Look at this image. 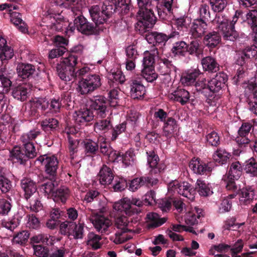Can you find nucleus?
I'll list each match as a JSON object with an SVG mask.
<instances>
[{"instance_id":"obj_11","label":"nucleus","mask_w":257,"mask_h":257,"mask_svg":"<svg viewBox=\"0 0 257 257\" xmlns=\"http://www.w3.org/2000/svg\"><path fill=\"white\" fill-rule=\"evenodd\" d=\"M242 166L239 162L232 163L227 174L223 176V180L226 183L228 190L236 191L237 186L235 180H237L242 174Z\"/></svg>"},{"instance_id":"obj_12","label":"nucleus","mask_w":257,"mask_h":257,"mask_svg":"<svg viewBox=\"0 0 257 257\" xmlns=\"http://www.w3.org/2000/svg\"><path fill=\"white\" fill-rule=\"evenodd\" d=\"M90 108L97 118L106 117L108 112L107 99L103 95L94 96L90 99Z\"/></svg>"},{"instance_id":"obj_2","label":"nucleus","mask_w":257,"mask_h":257,"mask_svg":"<svg viewBox=\"0 0 257 257\" xmlns=\"http://www.w3.org/2000/svg\"><path fill=\"white\" fill-rule=\"evenodd\" d=\"M139 10L137 13L138 17V25L143 30L152 28L155 24L156 18L152 10L149 8L151 0H137Z\"/></svg>"},{"instance_id":"obj_51","label":"nucleus","mask_w":257,"mask_h":257,"mask_svg":"<svg viewBox=\"0 0 257 257\" xmlns=\"http://www.w3.org/2000/svg\"><path fill=\"white\" fill-rule=\"evenodd\" d=\"M29 237L30 233L28 231L22 230L14 236L13 241L16 244L24 246L27 244Z\"/></svg>"},{"instance_id":"obj_61","label":"nucleus","mask_w":257,"mask_h":257,"mask_svg":"<svg viewBox=\"0 0 257 257\" xmlns=\"http://www.w3.org/2000/svg\"><path fill=\"white\" fill-rule=\"evenodd\" d=\"M246 18L250 28H257V9L249 11L246 15Z\"/></svg>"},{"instance_id":"obj_47","label":"nucleus","mask_w":257,"mask_h":257,"mask_svg":"<svg viewBox=\"0 0 257 257\" xmlns=\"http://www.w3.org/2000/svg\"><path fill=\"white\" fill-rule=\"evenodd\" d=\"M69 191L68 188L62 187L57 189L55 191L53 195L54 196V200L56 202L61 201L65 203L69 195Z\"/></svg>"},{"instance_id":"obj_46","label":"nucleus","mask_w":257,"mask_h":257,"mask_svg":"<svg viewBox=\"0 0 257 257\" xmlns=\"http://www.w3.org/2000/svg\"><path fill=\"white\" fill-rule=\"evenodd\" d=\"M129 223L128 218L125 216L123 214L116 217L115 220V226L122 232L131 231V229L127 228Z\"/></svg>"},{"instance_id":"obj_32","label":"nucleus","mask_w":257,"mask_h":257,"mask_svg":"<svg viewBox=\"0 0 257 257\" xmlns=\"http://www.w3.org/2000/svg\"><path fill=\"white\" fill-rule=\"evenodd\" d=\"M220 32L223 41L234 42L239 38L238 33L235 30L234 26L229 24L218 30Z\"/></svg>"},{"instance_id":"obj_4","label":"nucleus","mask_w":257,"mask_h":257,"mask_svg":"<svg viewBox=\"0 0 257 257\" xmlns=\"http://www.w3.org/2000/svg\"><path fill=\"white\" fill-rule=\"evenodd\" d=\"M89 12L92 21L96 26H102L103 31L106 29L103 26L104 23H106L113 14L112 8L109 5H106L105 2L101 9L97 5L93 6L89 9Z\"/></svg>"},{"instance_id":"obj_27","label":"nucleus","mask_w":257,"mask_h":257,"mask_svg":"<svg viewBox=\"0 0 257 257\" xmlns=\"http://www.w3.org/2000/svg\"><path fill=\"white\" fill-rule=\"evenodd\" d=\"M82 144L84 153L87 157H92L99 152V140L95 141L90 139H84Z\"/></svg>"},{"instance_id":"obj_28","label":"nucleus","mask_w":257,"mask_h":257,"mask_svg":"<svg viewBox=\"0 0 257 257\" xmlns=\"http://www.w3.org/2000/svg\"><path fill=\"white\" fill-rule=\"evenodd\" d=\"M113 208L116 211L125 213L126 215H130L140 211L139 210L134 209V207L132 204V201L128 199H124L121 202H115L113 205Z\"/></svg>"},{"instance_id":"obj_48","label":"nucleus","mask_w":257,"mask_h":257,"mask_svg":"<svg viewBox=\"0 0 257 257\" xmlns=\"http://www.w3.org/2000/svg\"><path fill=\"white\" fill-rule=\"evenodd\" d=\"M248 87L252 91L254 99L253 101L248 102L249 109L252 112L257 115V81L254 83L250 84Z\"/></svg>"},{"instance_id":"obj_30","label":"nucleus","mask_w":257,"mask_h":257,"mask_svg":"<svg viewBox=\"0 0 257 257\" xmlns=\"http://www.w3.org/2000/svg\"><path fill=\"white\" fill-rule=\"evenodd\" d=\"M221 41V36L219 32L212 31L204 36L203 42L206 47L213 49L217 47Z\"/></svg>"},{"instance_id":"obj_15","label":"nucleus","mask_w":257,"mask_h":257,"mask_svg":"<svg viewBox=\"0 0 257 257\" xmlns=\"http://www.w3.org/2000/svg\"><path fill=\"white\" fill-rule=\"evenodd\" d=\"M213 162H206L199 158L192 159L189 164V168L194 173L199 175H208L213 168Z\"/></svg>"},{"instance_id":"obj_26","label":"nucleus","mask_w":257,"mask_h":257,"mask_svg":"<svg viewBox=\"0 0 257 257\" xmlns=\"http://www.w3.org/2000/svg\"><path fill=\"white\" fill-rule=\"evenodd\" d=\"M178 125L176 120L172 117L167 118V121L164 123L163 136L167 139L171 138L177 135L178 132Z\"/></svg>"},{"instance_id":"obj_55","label":"nucleus","mask_w":257,"mask_h":257,"mask_svg":"<svg viewBox=\"0 0 257 257\" xmlns=\"http://www.w3.org/2000/svg\"><path fill=\"white\" fill-rule=\"evenodd\" d=\"M95 127L104 133L107 132L109 130L112 128V125L109 117L97 121L94 124Z\"/></svg>"},{"instance_id":"obj_13","label":"nucleus","mask_w":257,"mask_h":257,"mask_svg":"<svg viewBox=\"0 0 257 257\" xmlns=\"http://www.w3.org/2000/svg\"><path fill=\"white\" fill-rule=\"evenodd\" d=\"M158 182V178L153 177L150 174L136 177L128 182V189L135 192L143 187L151 188L156 185Z\"/></svg>"},{"instance_id":"obj_16","label":"nucleus","mask_w":257,"mask_h":257,"mask_svg":"<svg viewBox=\"0 0 257 257\" xmlns=\"http://www.w3.org/2000/svg\"><path fill=\"white\" fill-rule=\"evenodd\" d=\"M172 24L175 27L173 30L178 31L180 35H183L184 32H187L190 29V25L191 24L192 20L187 15H183L182 16L178 17L177 16H173L172 19Z\"/></svg>"},{"instance_id":"obj_8","label":"nucleus","mask_w":257,"mask_h":257,"mask_svg":"<svg viewBox=\"0 0 257 257\" xmlns=\"http://www.w3.org/2000/svg\"><path fill=\"white\" fill-rule=\"evenodd\" d=\"M168 190L170 194L177 193L190 200L195 197L194 187L186 181H172L168 184Z\"/></svg>"},{"instance_id":"obj_52","label":"nucleus","mask_w":257,"mask_h":257,"mask_svg":"<svg viewBox=\"0 0 257 257\" xmlns=\"http://www.w3.org/2000/svg\"><path fill=\"white\" fill-rule=\"evenodd\" d=\"M142 76L149 82H153L158 78L155 67H145L142 71Z\"/></svg>"},{"instance_id":"obj_53","label":"nucleus","mask_w":257,"mask_h":257,"mask_svg":"<svg viewBox=\"0 0 257 257\" xmlns=\"http://www.w3.org/2000/svg\"><path fill=\"white\" fill-rule=\"evenodd\" d=\"M244 169L246 173L257 177V162L253 158L245 162Z\"/></svg>"},{"instance_id":"obj_7","label":"nucleus","mask_w":257,"mask_h":257,"mask_svg":"<svg viewBox=\"0 0 257 257\" xmlns=\"http://www.w3.org/2000/svg\"><path fill=\"white\" fill-rule=\"evenodd\" d=\"M37 155V152H34L22 146L16 145L10 151V157L13 163L26 165L29 160L35 158Z\"/></svg>"},{"instance_id":"obj_6","label":"nucleus","mask_w":257,"mask_h":257,"mask_svg":"<svg viewBox=\"0 0 257 257\" xmlns=\"http://www.w3.org/2000/svg\"><path fill=\"white\" fill-rule=\"evenodd\" d=\"M37 161L40 162L44 167L45 178L47 179L56 180L59 166L57 157L54 155H41L37 158Z\"/></svg>"},{"instance_id":"obj_59","label":"nucleus","mask_w":257,"mask_h":257,"mask_svg":"<svg viewBox=\"0 0 257 257\" xmlns=\"http://www.w3.org/2000/svg\"><path fill=\"white\" fill-rule=\"evenodd\" d=\"M120 160H122V163L126 167L133 165L135 160L133 151L128 150L124 154H121Z\"/></svg>"},{"instance_id":"obj_3","label":"nucleus","mask_w":257,"mask_h":257,"mask_svg":"<svg viewBox=\"0 0 257 257\" xmlns=\"http://www.w3.org/2000/svg\"><path fill=\"white\" fill-rule=\"evenodd\" d=\"M77 63V56L71 54L65 58L61 63L58 65L57 71L60 78L65 82L74 79L75 67Z\"/></svg>"},{"instance_id":"obj_25","label":"nucleus","mask_w":257,"mask_h":257,"mask_svg":"<svg viewBox=\"0 0 257 257\" xmlns=\"http://www.w3.org/2000/svg\"><path fill=\"white\" fill-rule=\"evenodd\" d=\"M30 91V85L23 83L14 87L12 95L15 99L23 102L27 100Z\"/></svg>"},{"instance_id":"obj_42","label":"nucleus","mask_w":257,"mask_h":257,"mask_svg":"<svg viewBox=\"0 0 257 257\" xmlns=\"http://www.w3.org/2000/svg\"><path fill=\"white\" fill-rule=\"evenodd\" d=\"M187 54L199 58L203 53V47L201 42L197 40L192 41L187 44Z\"/></svg>"},{"instance_id":"obj_45","label":"nucleus","mask_w":257,"mask_h":257,"mask_svg":"<svg viewBox=\"0 0 257 257\" xmlns=\"http://www.w3.org/2000/svg\"><path fill=\"white\" fill-rule=\"evenodd\" d=\"M147 218L150 221L148 224L149 227L152 228L162 225L167 221V218H160L159 214L155 212L148 213L147 215Z\"/></svg>"},{"instance_id":"obj_38","label":"nucleus","mask_w":257,"mask_h":257,"mask_svg":"<svg viewBox=\"0 0 257 257\" xmlns=\"http://www.w3.org/2000/svg\"><path fill=\"white\" fill-rule=\"evenodd\" d=\"M159 71L162 75H168L173 71H176V68L172 61L165 57L159 58Z\"/></svg>"},{"instance_id":"obj_37","label":"nucleus","mask_w":257,"mask_h":257,"mask_svg":"<svg viewBox=\"0 0 257 257\" xmlns=\"http://www.w3.org/2000/svg\"><path fill=\"white\" fill-rule=\"evenodd\" d=\"M179 34L176 30L172 31L171 33L167 35L163 33L156 32L155 46L162 47L165 46L166 42L170 39L179 38Z\"/></svg>"},{"instance_id":"obj_62","label":"nucleus","mask_w":257,"mask_h":257,"mask_svg":"<svg viewBox=\"0 0 257 257\" xmlns=\"http://www.w3.org/2000/svg\"><path fill=\"white\" fill-rule=\"evenodd\" d=\"M32 104L38 111L43 114L49 107V102L45 98H39L33 101Z\"/></svg>"},{"instance_id":"obj_63","label":"nucleus","mask_w":257,"mask_h":257,"mask_svg":"<svg viewBox=\"0 0 257 257\" xmlns=\"http://www.w3.org/2000/svg\"><path fill=\"white\" fill-rule=\"evenodd\" d=\"M214 25H217L218 30L229 24V21L225 16L218 13L212 20Z\"/></svg>"},{"instance_id":"obj_41","label":"nucleus","mask_w":257,"mask_h":257,"mask_svg":"<svg viewBox=\"0 0 257 257\" xmlns=\"http://www.w3.org/2000/svg\"><path fill=\"white\" fill-rule=\"evenodd\" d=\"M42 129L49 133L55 131L59 126L58 120L53 117L46 118L40 122Z\"/></svg>"},{"instance_id":"obj_64","label":"nucleus","mask_w":257,"mask_h":257,"mask_svg":"<svg viewBox=\"0 0 257 257\" xmlns=\"http://www.w3.org/2000/svg\"><path fill=\"white\" fill-rule=\"evenodd\" d=\"M34 254L38 257H48L49 249L48 247L42 245H33Z\"/></svg>"},{"instance_id":"obj_49","label":"nucleus","mask_w":257,"mask_h":257,"mask_svg":"<svg viewBox=\"0 0 257 257\" xmlns=\"http://www.w3.org/2000/svg\"><path fill=\"white\" fill-rule=\"evenodd\" d=\"M12 187V182L5 173L0 172V194H6L10 191Z\"/></svg>"},{"instance_id":"obj_19","label":"nucleus","mask_w":257,"mask_h":257,"mask_svg":"<svg viewBox=\"0 0 257 257\" xmlns=\"http://www.w3.org/2000/svg\"><path fill=\"white\" fill-rule=\"evenodd\" d=\"M20 187L24 192V198L28 201L37 190V184L32 178L23 177L20 180Z\"/></svg>"},{"instance_id":"obj_23","label":"nucleus","mask_w":257,"mask_h":257,"mask_svg":"<svg viewBox=\"0 0 257 257\" xmlns=\"http://www.w3.org/2000/svg\"><path fill=\"white\" fill-rule=\"evenodd\" d=\"M156 202V193L153 190H150L144 195L142 199L133 198L132 204L134 207L137 206L138 208H144V206H152Z\"/></svg>"},{"instance_id":"obj_36","label":"nucleus","mask_w":257,"mask_h":257,"mask_svg":"<svg viewBox=\"0 0 257 257\" xmlns=\"http://www.w3.org/2000/svg\"><path fill=\"white\" fill-rule=\"evenodd\" d=\"M190 98L189 92L184 88L178 87L172 94L171 99L180 102L182 105L186 104Z\"/></svg>"},{"instance_id":"obj_31","label":"nucleus","mask_w":257,"mask_h":257,"mask_svg":"<svg viewBox=\"0 0 257 257\" xmlns=\"http://www.w3.org/2000/svg\"><path fill=\"white\" fill-rule=\"evenodd\" d=\"M99 180L102 185L111 184L114 179L113 170L106 165H103L98 174Z\"/></svg>"},{"instance_id":"obj_35","label":"nucleus","mask_w":257,"mask_h":257,"mask_svg":"<svg viewBox=\"0 0 257 257\" xmlns=\"http://www.w3.org/2000/svg\"><path fill=\"white\" fill-rule=\"evenodd\" d=\"M201 63L205 71L214 73L219 70V64L216 60L212 57L206 56L201 59Z\"/></svg>"},{"instance_id":"obj_1","label":"nucleus","mask_w":257,"mask_h":257,"mask_svg":"<svg viewBox=\"0 0 257 257\" xmlns=\"http://www.w3.org/2000/svg\"><path fill=\"white\" fill-rule=\"evenodd\" d=\"M200 74L198 69L192 70L182 76L181 82L185 86L194 84L196 91L209 100L214 97V93L219 92L228 80L227 74L222 71L217 73L207 83L205 80L196 82V78Z\"/></svg>"},{"instance_id":"obj_29","label":"nucleus","mask_w":257,"mask_h":257,"mask_svg":"<svg viewBox=\"0 0 257 257\" xmlns=\"http://www.w3.org/2000/svg\"><path fill=\"white\" fill-rule=\"evenodd\" d=\"M93 225L98 232L108 234L110 232L109 227L111 224V221L104 216L96 217L93 221Z\"/></svg>"},{"instance_id":"obj_18","label":"nucleus","mask_w":257,"mask_h":257,"mask_svg":"<svg viewBox=\"0 0 257 257\" xmlns=\"http://www.w3.org/2000/svg\"><path fill=\"white\" fill-rule=\"evenodd\" d=\"M207 24L205 19L197 18L193 20L189 29L190 34L194 38H201L205 35Z\"/></svg>"},{"instance_id":"obj_34","label":"nucleus","mask_w":257,"mask_h":257,"mask_svg":"<svg viewBox=\"0 0 257 257\" xmlns=\"http://www.w3.org/2000/svg\"><path fill=\"white\" fill-rule=\"evenodd\" d=\"M254 188L251 186H247L240 190L239 201L245 205L250 204L254 196Z\"/></svg>"},{"instance_id":"obj_43","label":"nucleus","mask_w":257,"mask_h":257,"mask_svg":"<svg viewBox=\"0 0 257 257\" xmlns=\"http://www.w3.org/2000/svg\"><path fill=\"white\" fill-rule=\"evenodd\" d=\"M187 44L180 41L175 42L171 50L174 56L185 57L187 55Z\"/></svg>"},{"instance_id":"obj_40","label":"nucleus","mask_w":257,"mask_h":257,"mask_svg":"<svg viewBox=\"0 0 257 257\" xmlns=\"http://www.w3.org/2000/svg\"><path fill=\"white\" fill-rule=\"evenodd\" d=\"M231 156L225 149L219 148L214 152L212 157L215 162L222 165L227 163Z\"/></svg>"},{"instance_id":"obj_56","label":"nucleus","mask_w":257,"mask_h":257,"mask_svg":"<svg viewBox=\"0 0 257 257\" xmlns=\"http://www.w3.org/2000/svg\"><path fill=\"white\" fill-rule=\"evenodd\" d=\"M14 55L13 49L11 47L7 45L0 50V60L2 63L4 64L7 63L8 60L12 59Z\"/></svg>"},{"instance_id":"obj_9","label":"nucleus","mask_w":257,"mask_h":257,"mask_svg":"<svg viewBox=\"0 0 257 257\" xmlns=\"http://www.w3.org/2000/svg\"><path fill=\"white\" fill-rule=\"evenodd\" d=\"M60 232L61 234L68 236H72L75 239H82L84 235V224L74 221L66 220L60 225Z\"/></svg>"},{"instance_id":"obj_44","label":"nucleus","mask_w":257,"mask_h":257,"mask_svg":"<svg viewBox=\"0 0 257 257\" xmlns=\"http://www.w3.org/2000/svg\"><path fill=\"white\" fill-rule=\"evenodd\" d=\"M10 14L11 22L17 27L21 32L26 33L28 30L25 23L22 19L21 14L16 12H11Z\"/></svg>"},{"instance_id":"obj_24","label":"nucleus","mask_w":257,"mask_h":257,"mask_svg":"<svg viewBox=\"0 0 257 257\" xmlns=\"http://www.w3.org/2000/svg\"><path fill=\"white\" fill-rule=\"evenodd\" d=\"M94 116L90 109L83 108L75 112L74 119L76 124L86 125L87 122L93 119Z\"/></svg>"},{"instance_id":"obj_14","label":"nucleus","mask_w":257,"mask_h":257,"mask_svg":"<svg viewBox=\"0 0 257 257\" xmlns=\"http://www.w3.org/2000/svg\"><path fill=\"white\" fill-rule=\"evenodd\" d=\"M147 154L148 163L151 168L149 174L152 176H160L166 169V165L163 163L159 162L160 159L154 151L147 152Z\"/></svg>"},{"instance_id":"obj_33","label":"nucleus","mask_w":257,"mask_h":257,"mask_svg":"<svg viewBox=\"0 0 257 257\" xmlns=\"http://www.w3.org/2000/svg\"><path fill=\"white\" fill-rule=\"evenodd\" d=\"M194 189L195 194L197 192L201 196L207 197L213 193L209 184L201 179H197Z\"/></svg>"},{"instance_id":"obj_21","label":"nucleus","mask_w":257,"mask_h":257,"mask_svg":"<svg viewBox=\"0 0 257 257\" xmlns=\"http://www.w3.org/2000/svg\"><path fill=\"white\" fill-rule=\"evenodd\" d=\"M105 2L112 8L113 14L118 12L121 15L126 14L131 7V0H106Z\"/></svg>"},{"instance_id":"obj_39","label":"nucleus","mask_w":257,"mask_h":257,"mask_svg":"<svg viewBox=\"0 0 257 257\" xmlns=\"http://www.w3.org/2000/svg\"><path fill=\"white\" fill-rule=\"evenodd\" d=\"M103 32V28L101 26H97L87 20L86 24L82 27L81 33L86 36L98 35Z\"/></svg>"},{"instance_id":"obj_50","label":"nucleus","mask_w":257,"mask_h":257,"mask_svg":"<svg viewBox=\"0 0 257 257\" xmlns=\"http://www.w3.org/2000/svg\"><path fill=\"white\" fill-rule=\"evenodd\" d=\"M159 51L157 48H154L150 53L144 57L143 59V65L145 67H154L155 57L158 56L159 57Z\"/></svg>"},{"instance_id":"obj_22","label":"nucleus","mask_w":257,"mask_h":257,"mask_svg":"<svg viewBox=\"0 0 257 257\" xmlns=\"http://www.w3.org/2000/svg\"><path fill=\"white\" fill-rule=\"evenodd\" d=\"M18 77L22 80H29L34 77L36 72L35 66L31 64L18 63L16 67Z\"/></svg>"},{"instance_id":"obj_17","label":"nucleus","mask_w":257,"mask_h":257,"mask_svg":"<svg viewBox=\"0 0 257 257\" xmlns=\"http://www.w3.org/2000/svg\"><path fill=\"white\" fill-rule=\"evenodd\" d=\"M130 94L134 99H141L144 97L146 93L145 87L142 83L141 78L134 77L129 81Z\"/></svg>"},{"instance_id":"obj_57","label":"nucleus","mask_w":257,"mask_h":257,"mask_svg":"<svg viewBox=\"0 0 257 257\" xmlns=\"http://www.w3.org/2000/svg\"><path fill=\"white\" fill-rule=\"evenodd\" d=\"M87 243L90 245L93 249H97L101 247V244L99 242L101 239V236L93 232H90L87 235Z\"/></svg>"},{"instance_id":"obj_20","label":"nucleus","mask_w":257,"mask_h":257,"mask_svg":"<svg viewBox=\"0 0 257 257\" xmlns=\"http://www.w3.org/2000/svg\"><path fill=\"white\" fill-rule=\"evenodd\" d=\"M40 134L41 132L36 129L31 130L27 133L23 134L20 137V141L22 143V146L34 152H37L34 142Z\"/></svg>"},{"instance_id":"obj_5","label":"nucleus","mask_w":257,"mask_h":257,"mask_svg":"<svg viewBox=\"0 0 257 257\" xmlns=\"http://www.w3.org/2000/svg\"><path fill=\"white\" fill-rule=\"evenodd\" d=\"M100 76L96 74L88 75L86 78L79 81L76 90L81 95L91 94L101 85Z\"/></svg>"},{"instance_id":"obj_60","label":"nucleus","mask_w":257,"mask_h":257,"mask_svg":"<svg viewBox=\"0 0 257 257\" xmlns=\"http://www.w3.org/2000/svg\"><path fill=\"white\" fill-rule=\"evenodd\" d=\"M74 135H71L69 133H67V138L68 141V148L70 155L72 156L77 152V147L79 144L78 140L74 138Z\"/></svg>"},{"instance_id":"obj_10","label":"nucleus","mask_w":257,"mask_h":257,"mask_svg":"<svg viewBox=\"0 0 257 257\" xmlns=\"http://www.w3.org/2000/svg\"><path fill=\"white\" fill-rule=\"evenodd\" d=\"M63 5V3L60 0H51L46 7L47 9L45 14L47 18L52 20L51 23L60 29L62 28V26L65 21L64 17L57 12L56 9L58 6H61Z\"/></svg>"},{"instance_id":"obj_58","label":"nucleus","mask_w":257,"mask_h":257,"mask_svg":"<svg viewBox=\"0 0 257 257\" xmlns=\"http://www.w3.org/2000/svg\"><path fill=\"white\" fill-rule=\"evenodd\" d=\"M12 77L10 76H5L0 77V91L3 93H8L12 86Z\"/></svg>"},{"instance_id":"obj_54","label":"nucleus","mask_w":257,"mask_h":257,"mask_svg":"<svg viewBox=\"0 0 257 257\" xmlns=\"http://www.w3.org/2000/svg\"><path fill=\"white\" fill-rule=\"evenodd\" d=\"M212 10L215 13L222 12L227 6V0H209Z\"/></svg>"}]
</instances>
